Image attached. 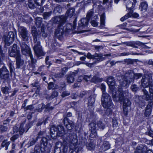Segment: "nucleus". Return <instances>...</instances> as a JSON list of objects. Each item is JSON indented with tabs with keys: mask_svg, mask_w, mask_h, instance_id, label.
I'll list each match as a JSON object with an SVG mask.
<instances>
[{
	"mask_svg": "<svg viewBox=\"0 0 153 153\" xmlns=\"http://www.w3.org/2000/svg\"><path fill=\"white\" fill-rule=\"evenodd\" d=\"M32 33L33 38V42L35 44L33 50L35 54L38 57L44 55V53L40 45V33L35 30H32Z\"/></svg>",
	"mask_w": 153,
	"mask_h": 153,
	"instance_id": "nucleus-1",
	"label": "nucleus"
},
{
	"mask_svg": "<svg viewBox=\"0 0 153 153\" xmlns=\"http://www.w3.org/2000/svg\"><path fill=\"white\" fill-rule=\"evenodd\" d=\"M124 94V92L120 89L116 91L115 94L113 93L112 97L114 101H123V106L127 107L130 106L131 103L128 99L125 98Z\"/></svg>",
	"mask_w": 153,
	"mask_h": 153,
	"instance_id": "nucleus-2",
	"label": "nucleus"
},
{
	"mask_svg": "<svg viewBox=\"0 0 153 153\" xmlns=\"http://www.w3.org/2000/svg\"><path fill=\"white\" fill-rule=\"evenodd\" d=\"M152 74L149 73L143 77L141 80V85L143 88L147 87L149 86V87L152 86Z\"/></svg>",
	"mask_w": 153,
	"mask_h": 153,
	"instance_id": "nucleus-3",
	"label": "nucleus"
},
{
	"mask_svg": "<svg viewBox=\"0 0 153 153\" xmlns=\"http://www.w3.org/2000/svg\"><path fill=\"white\" fill-rule=\"evenodd\" d=\"M102 105L104 108H108L111 106V99L110 96L106 93L102 94L101 98Z\"/></svg>",
	"mask_w": 153,
	"mask_h": 153,
	"instance_id": "nucleus-4",
	"label": "nucleus"
},
{
	"mask_svg": "<svg viewBox=\"0 0 153 153\" xmlns=\"http://www.w3.org/2000/svg\"><path fill=\"white\" fill-rule=\"evenodd\" d=\"M66 140L68 141L72 140L70 144V148L72 151L70 153H78L80 147L79 145L78 144L77 140L75 139H73L71 137L70 139L67 138Z\"/></svg>",
	"mask_w": 153,
	"mask_h": 153,
	"instance_id": "nucleus-5",
	"label": "nucleus"
},
{
	"mask_svg": "<svg viewBox=\"0 0 153 153\" xmlns=\"http://www.w3.org/2000/svg\"><path fill=\"white\" fill-rule=\"evenodd\" d=\"M19 35L23 41H27L30 37V34L26 28L23 27H19L18 30Z\"/></svg>",
	"mask_w": 153,
	"mask_h": 153,
	"instance_id": "nucleus-6",
	"label": "nucleus"
},
{
	"mask_svg": "<svg viewBox=\"0 0 153 153\" xmlns=\"http://www.w3.org/2000/svg\"><path fill=\"white\" fill-rule=\"evenodd\" d=\"M14 33L12 32H9L7 35L4 36V40L5 44L9 46L13 42L14 37Z\"/></svg>",
	"mask_w": 153,
	"mask_h": 153,
	"instance_id": "nucleus-7",
	"label": "nucleus"
},
{
	"mask_svg": "<svg viewBox=\"0 0 153 153\" xmlns=\"http://www.w3.org/2000/svg\"><path fill=\"white\" fill-rule=\"evenodd\" d=\"M45 1V0H28V7L31 9H34L36 7V4L37 6H41Z\"/></svg>",
	"mask_w": 153,
	"mask_h": 153,
	"instance_id": "nucleus-8",
	"label": "nucleus"
},
{
	"mask_svg": "<svg viewBox=\"0 0 153 153\" xmlns=\"http://www.w3.org/2000/svg\"><path fill=\"white\" fill-rule=\"evenodd\" d=\"M11 50L9 51V55L11 57H17L21 56L20 53L19 48L18 47L16 44H14L13 46L10 47Z\"/></svg>",
	"mask_w": 153,
	"mask_h": 153,
	"instance_id": "nucleus-9",
	"label": "nucleus"
},
{
	"mask_svg": "<svg viewBox=\"0 0 153 153\" xmlns=\"http://www.w3.org/2000/svg\"><path fill=\"white\" fill-rule=\"evenodd\" d=\"M64 32V26L62 25H58L55 31V35L58 39H61L63 36Z\"/></svg>",
	"mask_w": 153,
	"mask_h": 153,
	"instance_id": "nucleus-10",
	"label": "nucleus"
},
{
	"mask_svg": "<svg viewBox=\"0 0 153 153\" xmlns=\"http://www.w3.org/2000/svg\"><path fill=\"white\" fill-rule=\"evenodd\" d=\"M117 79L119 82L120 85L122 87H127L131 82H129L128 79L124 78L123 75L118 76H117Z\"/></svg>",
	"mask_w": 153,
	"mask_h": 153,
	"instance_id": "nucleus-11",
	"label": "nucleus"
},
{
	"mask_svg": "<svg viewBox=\"0 0 153 153\" xmlns=\"http://www.w3.org/2000/svg\"><path fill=\"white\" fill-rule=\"evenodd\" d=\"M21 52L25 55L29 54L31 53L30 49L29 46L26 44L24 42H19Z\"/></svg>",
	"mask_w": 153,
	"mask_h": 153,
	"instance_id": "nucleus-12",
	"label": "nucleus"
},
{
	"mask_svg": "<svg viewBox=\"0 0 153 153\" xmlns=\"http://www.w3.org/2000/svg\"><path fill=\"white\" fill-rule=\"evenodd\" d=\"M137 2L136 0H127L126 4V7L128 11H131L134 7L135 4Z\"/></svg>",
	"mask_w": 153,
	"mask_h": 153,
	"instance_id": "nucleus-13",
	"label": "nucleus"
},
{
	"mask_svg": "<svg viewBox=\"0 0 153 153\" xmlns=\"http://www.w3.org/2000/svg\"><path fill=\"white\" fill-rule=\"evenodd\" d=\"M67 19V17L65 15L56 16L54 17V21L59 24V25H62L65 23Z\"/></svg>",
	"mask_w": 153,
	"mask_h": 153,
	"instance_id": "nucleus-14",
	"label": "nucleus"
},
{
	"mask_svg": "<svg viewBox=\"0 0 153 153\" xmlns=\"http://www.w3.org/2000/svg\"><path fill=\"white\" fill-rule=\"evenodd\" d=\"M48 140L45 137H43L41 140V152H48V148L47 146L48 145Z\"/></svg>",
	"mask_w": 153,
	"mask_h": 153,
	"instance_id": "nucleus-15",
	"label": "nucleus"
},
{
	"mask_svg": "<svg viewBox=\"0 0 153 153\" xmlns=\"http://www.w3.org/2000/svg\"><path fill=\"white\" fill-rule=\"evenodd\" d=\"M147 149V146L144 145H138L134 151L135 153H146Z\"/></svg>",
	"mask_w": 153,
	"mask_h": 153,
	"instance_id": "nucleus-16",
	"label": "nucleus"
},
{
	"mask_svg": "<svg viewBox=\"0 0 153 153\" xmlns=\"http://www.w3.org/2000/svg\"><path fill=\"white\" fill-rule=\"evenodd\" d=\"M24 125H17L18 126H15L13 128V131L14 132L19 131L20 134H22L26 130L27 132L30 127L27 129L24 128Z\"/></svg>",
	"mask_w": 153,
	"mask_h": 153,
	"instance_id": "nucleus-17",
	"label": "nucleus"
},
{
	"mask_svg": "<svg viewBox=\"0 0 153 153\" xmlns=\"http://www.w3.org/2000/svg\"><path fill=\"white\" fill-rule=\"evenodd\" d=\"M134 74L133 71L129 70L126 71L123 76L124 78H127L129 82H131L133 80Z\"/></svg>",
	"mask_w": 153,
	"mask_h": 153,
	"instance_id": "nucleus-18",
	"label": "nucleus"
},
{
	"mask_svg": "<svg viewBox=\"0 0 153 153\" xmlns=\"http://www.w3.org/2000/svg\"><path fill=\"white\" fill-rule=\"evenodd\" d=\"M56 134L59 137H65L66 136V134H65V131L63 126L62 125H58L57 127Z\"/></svg>",
	"mask_w": 153,
	"mask_h": 153,
	"instance_id": "nucleus-19",
	"label": "nucleus"
},
{
	"mask_svg": "<svg viewBox=\"0 0 153 153\" xmlns=\"http://www.w3.org/2000/svg\"><path fill=\"white\" fill-rule=\"evenodd\" d=\"M107 84L109 86L110 89L112 91L114 89V85H115L114 78L112 76H110L107 78Z\"/></svg>",
	"mask_w": 153,
	"mask_h": 153,
	"instance_id": "nucleus-20",
	"label": "nucleus"
},
{
	"mask_svg": "<svg viewBox=\"0 0 153 153\" xmlns=\"http://www.w3.org/2000/svg\"><path fill=\"white\" fill-rule=\"evenodd\" d=\"M21 56L16 57V68H20L23 65L24 61V60L21 58Z\"/></svg>",
	"mask_w": 153,
	"mask_h": 153,
	"instance_id": "nucleus-21",
	"label": "nucleus"
},
{
	"mask_svg": "<svg viewBox=\"0 0 153 153\" xmlns=\"http://www.w3.org/2000/svg\"><path fill=\"white\" fill-rule=\"evenodd\" d=\"M110 145L108 141H105L100 148V151L101 152H104L110 149Z\"/></svg>",
	"mask_w": 153,
	"mask_h": 153,
	"instance_id": "nucleus-22",
	"label": "nucleus"
},
{
	"mask_svg": "<svg viewBox=\"0 0 153 153\" xmlns=\"http://www.w3.org/2000/svg\"><path fill=\"white\" fill-rule=\"evenodd\" d=\"M91 126V133L90 137L91 138L96 137L97 136V134L96 131L97 127L96 125H90Z\"/></svg>",
	"mask_w": 153,
	"mask_h": 153,
	"instance_id": "nucleus-23",
	"label": "nucleus"
},
{
	"mask_svg": "<svg viewBox=\"0 0 153 153\" xmlns=\"http://www.w3.org/2000/svg\"><path fill=\"white\" fill-rule=\"evenodd\" d=\"M64 27L65 32L67 33L72 31L75 28V26L74 24L73 26L72 24L68 23Z\"/></svg>",
	"mask_w": 153,
	"mask_h": 153,
	"instance_id": "nucleus-24",
	"label": "nucleus"
},
{
	"mask_svg": "<svg viewBox=\"0 0 153 153\" xmlns=\"http://www.w3.org/2000/svg\"><path fill=\"white\" fill-rule=\"evenodd\" d=\"M75 76V74L73 73L67 74L66 76V80L67 82L69 83H73L74 81V77Z\"/></svg>",
	"mask_w": 153,
	"mask_h": 153,
	"instance_id": "nucleus-25",
	"label": "nucleus"
},
{
	"mask_svg": "<svg viewBox=\"0 0 153 153\" xmlns=\"http://www.w3.org/2000/svg\"><path fill=\"white\" fill-rule=\"evenodd\" d=\"M137 42H135L133 41H130L129 42H123L122 43L118 44L119 45H122V44H125L127 46H131L134 48H137Z\"/></svg>",
	"mask_w": 153,
	"mask_h": 153,
	"instance_id": "nucleus-26",
	"label": "nucleus"
},
{
	"mask_svg": "<svg viewBox=\"0 0 153 153\" xmlns=\"http://www.w3.org/2000/svg\"><path fill=\"white\" fill-rule=\"evenodd\" d=\"M89 21V20L86 18L82 19L79 23V26L81 27L87 26L88 24Z\"/></svg>",
	"mask_w": 153,
	"mask_h": 153,
	"instance_id": "nucleus-27",
	"label": "nucleus"
},
{
	"mask_svg": "<svg viewBox=\"0 0 153 153\" xmlns=\"http://www.w3.org/2000/svg\"><path fill=\"white\" fill-rule=\"evenodd\" d=\"M96 97V95L94 93L90 95L88 100V104L89 105L92 106L94 104L95 101V98Z\"/></svg>",
	"mask_w": 153,
	"mask_h": 153,
	"instance_id": "nucleus-28",
	"label": "nucleus"
},
{
	"mask_svg": "<svg viewBox=\"0 0 153 153\" xmlns=\"http://www.w3.org/2000/svg\"><path fill=\"white\" fill-rule=\"evenodd\" d=\"M75 14V9L74 8L68 9L66 13V16H67L70 18L71 17Z\"/></svg>",
	"mask_w": 153,
	"mask_h": 153,
	"instance_id": "nucleus-29",
	"label": "nucleus"
},
{
	"mask_svg": "<svg viewBox=\"0 0 153 153\" xmlns=\"http://www.w3.org/2000/svg\"><path fill=\"white\" fill-rule=\"evenodd\" d=\"M144 95L143 96V98L146 101H149L151 98L152 96L150 95V94H149L148 92L145 89L143 90Z\"/></svg>",
	"mask_w": 153,
	"mask_h": 153,
	"instance_id": "nucleus-30",
	"label": "nucleus"
},
{
	"mask_svg": "<svg viewBox=\"0 0 153 153\" xmlns=\"http://www.w3.org/2000/svg\"><path fill=\"white\" fill-rule=\"evenodd\" d=\"M147 4L146 2H143L140 4L139 8L141 10V11L144 12L147 10Z\"/></svg>",
	"mask_w": 153,
	"mask_h": 153,
	"instance_id": "nucleus-31",
	"label": "nucleus"
},
{
	"mask_svg": "<svg viewBox=\"0 0 153 153\" xmlns=\"http://www.w3.org/2000/svg\"><path fill=\"white\" fill-rule=\"evenodd\" d=\"M127 25V23H124L122 25H120L119 26L121 28H122L123 29H126L127 30L131 32H138L140 29L138 30H132L131 28L128 29V28H125L124 27L126 26Z\"/></svg>",
	"mask_w": 153,
	"mask_h": 153,
	"instance_id": "nucleus-32",
	"label": "nucleus"
},
{
	"mask_svg": "<svg viewBox=\"0 0 153 153\" xmlns=\"http://www.w3.org/2000/svg\"><path fill=\"white\" fill-rule=\"evenodd\" d=\"M151 105L148 104L147 106L145 112V115L146 117H149L151 113Z\"/></svg>",
	"mask_w": 153,
	"mask_h": 153,
	"instance_id": "nucleus-33",
	"label": "nucleus"
},
{
	"mask_svg": "<svg viewBox=\"0 0 153 153\" xmlns=\"http://www.w3.org/2000/svg\"><path fill=\"white\" fill-rule=\"evenodd\" d=\"M105 15L104 13L100 16V26L102 27H103L105 25Z\"/></svg>",
	"mask_w": 153,
	"mask_h": 153,
	"instance_id": "nucleus-34",
	"label": "nucleus"
},
{
	"mask_svg": "<svg viewBox=\"0 0 153 153\" xmlns=\"http://www.w3.org/2000/svg\"><path fill=\"white\" fill-rule=\"evenodd\" d=\"M95 146V144L93 142H91L86 145L87 148L89 150L94 149Z\"/></svg>",
	"mask_w": 153,
	"mask_h": 153,
	"instance_id": "nucleus-35",
	"label": "nucleus"
},
{
	"mask_svg": "<svg viewBox=\"0 0 153 153\" xmlns=\"http://www.w3.org/2000/svg\"><path fill=\"white\" fill-rule=\"evenodd\" d=\"M10 144V142L8 141L7 140H4L2 142L1 146L2 147H5V150H7L8 149V147Z\"/></svg>",
	"mask_w": 153,
	"mask_h": 153,
	"instance_id": "nucleus-36",
	"label": "nucleus"
},
{
	"mask_svg": "<svg viewBox=\"0 0 153 153\" xmlns=\"http://www.w3.org/2000/svg\"><path fill=\"white\" fill-rule=\"evenodd\" d=\"M149 92L150 94V95L152 96L151 98L149 100L150 101L149 102V104L151 105V103L152 102L153 104V87L152 86H150L149 88Z\"/></svg>",
	"mask_w": 153,
	"mask_h": 153,
	"instance_id": "nucleus-37",
	"label": "nucleus"
},
{
	"mask_svg": "<svg viewBox=\"0 0 153 153\" xmlns=\"http://www.w3.org/2000/svg\"><path fill=\"white\" fill-rule=\"evenodd\" d=\"M102 55L101 54L95 53L94 55L93 60L94 62H97L100 61L102 57Z\"/></svg>",
	"mask_w": 153,
	"mask_h": 153,
	"instance_id": "nucleus-38",
	"label": "nucleus"
},
{
	"mask_svg": "<svg viewBox=\"0 0 153 153\" xmlns=\"http://www.w3.org/2000/svg\"><path fill=\"white\" fill-rule=\"evenodd\" d=\"M38 140V138L30 139L27 144L28 146V147L32 146L34 145Z\"/></svg>",
	"mask_w": 153,
	"mask_h": 153,
	"instance_id": "nucleus-39",
	"label": "nucleus"
},
{
	"mask_svg": "<svg viewBox=\"0 0 153 153\" xmlns=\"http://www.w3.org/2000/svg\"><path fill=\"white\" fill-rule=\"evenodd\" d=\"M128 12L127 13L125 16L121 18L120 20L123 22L125 20L128 19V18L131 17L132 13L131 11H128Z\"/></svg>",
	"mask_w": 153,
	"mask_h": 153,
	"instance_id": "nucleus-40",
	"label": "nucleus"
},
{
	"mask_svg": "<svg viewBox=\"0 0 153 153\" xmlns=\"http://www.w3.org/2000/svg\"><path fill=\"white\" fill-rule=\"evenodd\" d=\"M52 13V12L51 11L44 12L43 14L44 19H48L51 16Z\"/></svg>",
	"mask_w": 153,
	"mask_h": 153,
	"instance_id": "nucleus-41",
	"label": "nucleus"
},
{
	"mask_svg": "<svg viewBox=\"0 0 153 153\" xmlns=\"http://www.w3.org/2000/svg\"><path fill=\"white\" fill-rule=\"evenodd\" d=\"M35 22L37 26L40 27L42 22V19L40 17H37L36 19Z\"/></svg>",
	"mask_w": 153,
	"mask_h": 153,
	"instance_id": "nucleus-42",
	"label": "nucleus"
},
{
	"mask_svg": "<svg viewBox=\"0 0 153 153\" xmlns=\"http://www.w3.org/2000/svg\"><path fill=\"white\" fill-rule=\"evenodd\" d=\"M147 127L148 128V131H149L148 132H147L146 133V134H148L149 136L153 137V131L151 130L150 125H147Z\"/></svg>",
	"mask_w": 153,
	"mask_h": 153,
	"instance_id": "nucleus-43",
	"label": "nucleus"
},
{
	"mask_svg": "<svg viewBox=\"0 0 153 153\" xmlns=\"http://www.w3.org/2000/svg\"><path fill=\"white\" fill-rule=\"evenodd\" d=\"M64 124H73L74 123L73 122L68 119L67 117H65L63 120Z\"/></svg>",
	"mask_w": 153,
	"mask_h": 153,
	"instance_id": "nucleus-44",
	"label": "nucleus"
},
{
	"mask_svg": "<svg viewBox=\"0 0 153 153\" xmlns=\"http://www.w3.org/2000/svg\"><path fill=\"white\" fill-rule=\"evenodd\" d=\"M91 81L92 82L96 83L97 82H100L101 81V80L96 76H94L91 79Z\"/></svg>",
	"mask_w": 153,
	"mask_h": 153,
	"instance_id": "nucleus-45",
	"label": "nucleus"
},
{
	"mask_svg": "<svg viewBox=\"0 0 153 153\" xmlns=\"http://www.w3.org/2000/svg\"><path fill=\"white\" fill-rule=\"evenodd\" d=\"M93 13L94 12L92 10H89L87 13L86 18L89 20L93 16Z\"/></svg>",
	"mask_w": 153,
	"mask_h": 153,
	"instance_id": "nucleus-46",
	"label": "nucleus"
},
{
	"mask_svg": "<svg viewBox=\"0 0 153 153\" xmlns=\"http://www.w3.org/2000/svg\"><path fill=\"white\" fill-rule=\"evenodd\" d=\"M1 91L5 94H7L9 93L8 91L9 90V88L7 86L2 87L1 88Z\"/></svg>",
	"mask_w": 153,
	"mask_h": 153,
	"instance_id": "nucleus-47",
	"label": "nucleus"
},
{
	"mask_svg": "<svg viewBox=\"0 0 153 153\" xmlns=\"http://www.w3.org/2000/svg\"><path fill=\"white\" fill-rule=\"evenodd\" d=\"M137 45H138L140 46H141L142 47V48H151V47L147 46L146 45H145V44L142 43V42H137Z\"/></svg>",
	"mask_w": 153,
	"mask_h": 153,
	"instance_id": "nucleus-48",
	"label": "nucleus"
},
{
	"mask_svg": "<svg viewBox=\"0 0 153 153\" xmlns=\"http://www.w3.org/2000/svg\"><path fill=\"white\" fill-rule=\"evenodd\" d=\"M13 62L11 61H10L8 63V65H9L10 71L11 73H12L14 69V67L13 66Z\"/></svg>",
	"mask_w": 153,
	"mask_h": 153,
	"instance_id": "nucleus-49",
	"label": "nucleus"
},
{
	"mask_svg": "<svg viewBox=\"0 0 153 153\" xmlns=\"http://www.w3.org/2000/svg\"><path fill=\"white\" fill-rule=\"evenodd\" d=\"M58 92L56 91H53L51 94V96L50 97L51 99H53L56 97L58 95Z\"/></svg>",
	"mask_w": 153,
	"mask_h": 153,
	"instance_id": "nucleus-50",
	"label": "nucleus"
},
{
	"mask_svg": "<svg viewBox=\"0 0 153 153\" xmlns=\"http://www.w3.org/2000/svg\"><path fill=\"white\" fill-rule=\"evenodd\" d=\"M41 30L42 36L44 38L46 37L47 36V33L45 32L44 27H42L41 28Z\"/></svg>",
	"mask_w": 153,
	"mask_h": 153,
	"instance_id": "nucleus-51",
	"label": "nucleus"
},
{
	"mask_svg": "<svg viewBox=\"0 0 153 153\" xmlns=\"http://www.w3.org/2000/svg\"><path fill=\"white\" fill-rule=\"evenodd\" d=\"M7 128L4 125H0V130L2 132L5 131L7 130Z\"/></svg>",
	"mask_w": 153,
	"mask_h": 153,
	"instance_id": "nucleus-52",
	"label": "nucleus"
},
{
	"mask_svg": "<svg viewBox=\"0 0 153 153\" xmlns=\"http://www.w3.org/2000/svg\"><path fill=\"white\" fill-rule=\"evenodd\" d=\"M70 94V93L68 91H63L61 94V96L62 97H64L66 96H68Z\"/></svg>",
	"mask_w": 153,
	"mask_h": 153,
	"instance_id": "nucleus-53",
	"label": "nucleus"
},
{
	"mask_svg": "<svg viewBox=\"0 0 153 153\" xmlns=\"http://www.w3.org/2000/svg\"><path fill=\"white\" fill-rule=\"evenodd\" d=\"M131 89L132 91L136 92L138 90L139 88L135 85H132L131 87Z\"/></svg>",
	"mask_w": 153,
	"mask_h": 153,
	"instance_id": "nucleus-54",
	"label": "nucleus"
},
{
	"mask_svg": "<svg viewBox=\"0 0 153 153\" xmlns=\"http://www.w3.org/2000/svg\"><path fill=\"white\" fill-rule=\"evenodd\" d=\"M19 137V135L18 134L14 135H13L11 138L10 140L13 141L14 142Z\"/></svg>",
	"mask_w": 153,
	"mask_h": 153,
	"instance_id": "nucleus-55",
	"label": "nucleus"
},
{
	"mask_svg": "<svg viewBox=\"0 0 153 153\" xmlns=\"http://www.w3.org/2000/svg\"><path fill=\"white\" fill-rule=\"evenodd\" d=\"M66 87V85L65 83H63L60 85L59 87V89L60 90H65Z\"/></svg>",
	"mask_w": 153,
	"mask_h": 153,
	"instance_id": "nucleus-56",
	"label": "nucleus"
},
{
	"mask_svg": "<svg viewBox=\"0 0 153 153\" xmlns=\"http://www.w3.org/2000/svg\"><path fill=\"white\" fill-rule=\"evenodd\" d=\"M64 75L61 72L57 74H55L54 75V76L55 77L59 78L62 77Z\"/></svg>",
	"mask_w": 153,
	"mask_h": 153,
	"instance_id": "nucleus-57",
	"label": "nucleus"
},
{
	"mask_svg": "<svg viewBox=\"0 0 153 153\" xmlns=\"http://www.w3.org/2000/svg\"><path fill=\"white\" fill-rule=\"evenodd\" d=\"M107 109L106 110L105 114L106 115H108L112 113V110L110 109L111 107L108 108H106Z\"/></svg>",
	"mask_w": 153,
	"mask_h": 153,
	"instance_id": "nucleus-58",
	"label": "nucleus"
},
{
	"mask_svg": "<svg viewBox=\"0 0 153 153\" xmlns=\"http://www.w3.org/2000/svg\"><path fill=\"white\" fill-rule=\"evenodd\" d=\"M28 55L30 57V59H31V62L32 64H35L36 62V60L35 59H34L33 58L32 55L31 53H30Z\"/></svg>",
	"mask_w": 153,
	"mask_h": 153,
	"instance_id": "nucleus-59",
	"label": "nucleus"
},
{
	"mask_svg": "<svg viewBox=\"0 0 153 153\" xmlns=\"http://www.w3.org/2000/svg\"><path fill=\"white\" fill-rule=\"evenodd\" d=\"M101 89L102 91V94L103 93H105V85L102 83L101 85Z\"/></svg>",
	"mask_w": 153,
	"mask_h": 153,
	"instance_id": "nucleus-60",
	"label": "nucleus"
},
{
	"mask_svg": "<svg viewBox=\"0 0 153 153\" xmlns=\"http://www.w3.org/2000/svg\"><path fill=\"white\" fill-rule=\"evenodd\" d=\"M68 67H65L61 69V73L63 74H64L66 73L68 71Z\"/></svg>",
	"mask_w": 153,
	"mask_h": 153,
	"instance_id": "nucleus-61",
	"label": "nucleus"
},
{
	"mask_svg": "<svg viewBox=\"0 0 153 153\" xmlns=\"http://www.w3.org/2000/svg\"><path fill=\"white\" fill-rule=\"evenodd\" d=\"M68 147L67 146L64 145L63 146L62 151L63 153H67L68 151Z\"/></svg>",
	"mask_w": 153,
	"mask_h": 153,
	"instance_id": "nucleus-62",
	"label": "nucleus"
},
{
	"mask_svg": "<svg viewBox=\"0 0 153 153\" xmlns=\"http://www.w3.org/2000/svg\"><path fill=\"white\" fill-rule=\"evenodd\" d=\"M94 47L95 48V49L97 51H99L101 49H102L103 48L102 46L100 45H95L94 46Z\"/></svg>",
	"mask_w": 153,
	"mask_h": 153,
	"instance_id": "nucleus-63",
	"label": "nucleus"
},
{
	"mask_svg": "<svg viewBox=\"0 0 153 153\" xmlns=\"http://www.w3.org/2000/svg\"><path fill=\"white\" fill-rule=\"evenodd\" d=\"M84 56L87 57L89 59H93L94 57V55H91L90 53H88L87 55H84Z\"/></svg>",
	"mask_w": 153,
	"mask_h": 153,
	"instance_id": "nucleus-64",
	"label": "nucleus"
}]
</instances>
